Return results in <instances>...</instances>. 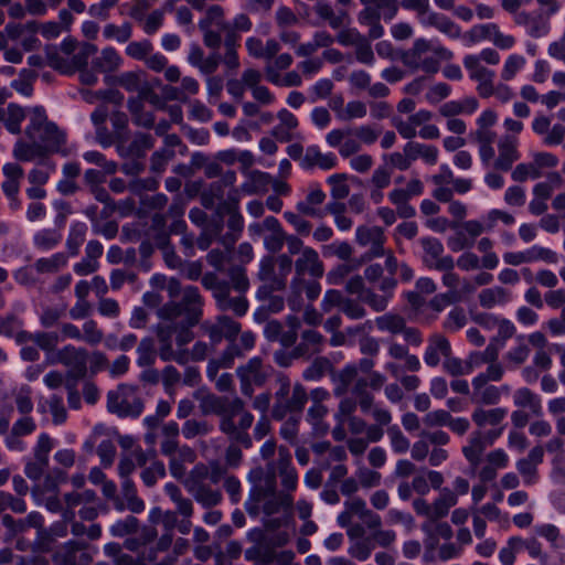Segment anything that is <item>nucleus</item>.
I'll return each mask as SVG.
<instances>
[{"instance_id": "nucleus-1", "label": "nucleus", "mask_w": 565, "mask_h": 565, "mask_svg": "<svg viewBox=\"0 0 565 565\" xmlns=\"http://www.w3.org/2000/svg\"><path fill=\"white\" fill-rule=\"evenodd\" d=\"M204 299L195 286H185L180 300H170L157 309L160 322L156 327H169L177 331L175 343L185 347L194 339L192 328L203 317Z\"/></svg>"}, {"instance_id": "nucleus-2", "label": "nucleus", "mask_w": 565, "mask_h": 565, "mask_svg": "<svg viewBox=\"0 0 565 565\" xmlns=\"http://www.w3.org/2000/svg\"><path fill=\"white\" fill-rule=\"evenodd\" d=\"M227 275L228 280L213 271H207L202 277V286L211 292L220 311H230L236 317H244L249 308L246 292L250 285L246 269L235 265L228 269Z\"/></svg>"}, {"instance_id": "nucleus-3", "label": "nucleus", "mask_w": 565, "mask_h": 565, "mask_svg": "<svg viewBox=\"0 0 565 565\" xmlns=\"http://www.w3.org/2000/svg\"><path fill=\"white\" fill-rule=\"evenodd\" d=\"M200 411L202 415H216L220 417L218 429L232 439L246 441V429H250L254 415L245 407L241 397L228 398L226 396L207 393L200 397Z\"/></svg>"}, {"instance_id": "nucleus-4", "label": "nucleus", "mask_w": 565, "mask_h": 565, "mask_svg": "<svg viewBox=\"0 0 565 565\" xmlns=\"http://www.w3.org/2000/svg\"><path fill=\"white\" fill-rule=\"evenodd\" d=\"M324 274V265L316 249L306 246L302 254L295 260V275L289 284L287 303L294 312L303 307L302 292L310 301L316 300L321 292V285L317 281Z\"/></svg>"}, {"instance_id": "nucleus-5", "label": "nucleus", "mask_w": 565, "mask_h": 565, "mask_svg": "<svg viewBox=\"0 0 565 565\" xmlns=\"http://www.w3.org/2000/svg\"><path fill=\"white\" fill-rule=\"evenodd\" d=\"M278 388L274 394V404L270 416L275 420H284L288 415H302L309 399L306 387L297 382L291 385L286 374H278L276 377Z\"/></svg>"}, {"instance_id": "nucleus-6", "label": "nucleus", "mask_w": 565, "mask_h": 565, "mask_svg": "<svg viewBox=\"0 0 565 565\" xmlns=\"http://www.w3.org/2000/svg\"><path fill=\"white\" fill-rule=\"evenodd\" d=\"M24 132L29 140L40 145L47 156L58 152L65 143V134L40 111L32 115Z\"/></svg>"}, {"instance_id": "nucleus-7", "label": "nucleus", "mask_w": 565, "mask_h": 565, "mask_svg": "<svg viewBox=\"0 0 565 565\" xmlns=\"http://www.w3.org/2000/svg\"><path fill=\"white\" fill-rule=\"evenodd\" d=\"M143 408V401L132 385L120 384L107 393V409L120 417H138Z\"/></svg>"}, {"instance_id": "nucleus-8", "label": "nucleus", "mask_w": 565, "mask_h": 565, "mask_svg": "<svg viewBox=\"0 0 565 565\" xmlns=\"http://www.w3.org/2000/svg\"><path fill=\"white\" fill-rule=\"evenodd\" d=\"M524 0H501L502 9L513 15L514 24L524 29L529 36L537 39L545 35L550 29V22L540 11L521 10Z\"/></svg>"}, {"instance_id": "nucleus-9", "label": "nucleus", "mask_w": 565, "mask_h": 565, "mask_svg": "<svg viewBox=\"0 0 565 565\" xmlns=\"http://www.w3.org/2000/svg\"><path fill=\"white\" fill-rule=\"evenodd\" d=\"M89 353L84 348L72 344L57 350L50 363H60L67 367L66 380L78 381L86 376Z\"/></svg>"}, {"instance_id": "nucleus-10", "label": "nucleus", "mask_w": 565, "mask_h": 565, "mask_svg": "<svg viewBox=\"0 0 565 565\" xmlns=\"http://www.w3.org/2000/svg\"><path fill=\"white\" fill-rule=\"evenodd\" d=\"M236 374L239 380L241 392L247 397L253 396L254 386H264L269 377L268 369L259 356L252 358L245 364L238 366Z\"/></svg>"}, {"instance_id": "nucleus-11", "label": "nucleus", "mask_w": 565, "mask_h": 565, "mask_svg": "<svg viewBox=\"0 0 565 565\" xmlns=\"http://www.w3.org/2000/svg\"><path fill=\"white\" fill-rule=\"evenodd\" d=\"M466 38L473 44L483 40H490L500 50H510L516 43L515 38L512 34L503 33L497 23L475 25L466 33Z\"/></svg>"}, {"instance_id": "nucleus-12", "label": "nucleus", "mask_w": 565, "mask_h": 565, "mask_svg": "<svg viewBox=\"0 0 565 565\" xmlns=\"http://www.w3.org/2000/svg\"><path fill=\"white\" fill-rule=\"evenodd\" d=\"M241 329V323L227 315H220L214 322L205 321L201 324V330L209 337L212 344H218L223 339L236 340Z\"/></svg>"}, {"instance_id": "nucleus-13", "label": "nucleus", "mask_w": 565, "mask_h": 565, "mask_svg": "<svg viewBox=\"0 0 565 565\" xmlns=\"http://www.w3.org/2000/svg\"><path fill=\"white\" fill-rule=\"evenodd\" d=\"M154 334L159 343V358L163 362L174 361L180 365H186L192 361L190 350L183 349V347H177L178 350H173L172 337L177 335V331H172L169 327H154Z\"/></svg>"}, {"instance_id": "nucleus-14", "label": "nucleus", "mask_w": 565, "mask_h": 565, "mask_svg": "<svg viewBox=\"0 0 565 565\" xmlns=\"http://www.w3.org/2000/svg\"><path fill=\"white\" fill-rule=\"evenodd\" d=\"M463 66L472 81L478 83L477 93L481 98H489L494 94V72L479 63L477 55L469 54L463 58Z\"/></svg>"}, {"instance_id": "nucleus-15", "label": "nucleus", "mask_w": 565, "mask_h": 565, "mask_svg": "<svg viewBox=\"0 0 565 565\" xmlns=\"http://www.w3.org/2000/svg\"><path fill=\"white\" fill-rule=\"evenodd\" d=\"M424 249V264L430 269H454L455 262L451 256H443L444 245L434 237H425L420 241Z\"/></svg>"}, {"instance_id": "nucleus-16", "label": "nucleus", "mask_w": 565, "mask_h": 565, "mask_svg": "<svg viewBox=\"0 0 565 565\" xmlns=\"http://www.w3.org/2000/svg\"><path fill=\"white\" fill-rule=\"evenodd\" d=\"M544 459V447L542 445L534 446L525 458H521L516 462V469L522 476L524 483L531 486L535 483L539 476V466Z\"/></svg>"}, {"instance_id": "nucleus-17", "label": "nucleus", "mask_w": 565, "mask_h": 565, "mask_svg": "<svg viewBox=\"0 0 565 565\" xmlns=\"http://www.w3.org/2000/svg\"><path fill=\"white\" fill-rule=\"evenodd\" d=\"M84 548L85 545L79 542H67L54 553L53 565H87L90 557L83 553Z\"/></svg>"}, {"instance_id": "nucleus-18", "label": "nucleus", "mask_w": 565, "mask_h": 565, "mask_svg": "<svg viewBox=\"0 0 565 565\" xmlns=\"http://www.w3.org/2000/svg\"><path fill=\"white\" fill-rule=\"evenodd\" d=\"M451 353L452 349L448 339L444 334L434 333L428 339L424 362L430 367H436L440 362V356L448 358Z\"/></svg>"}, {"instance_id": "nucleus-19", "label": "nucleus", "mask_w": 565, "mask_h": 565, "mask_svg": "<svg viewBox=\"0 0 565 565\" xmlns=\"http://www.w3.org/2000/svg\"><path fill=\"white\" fill-rule=\"evenodd\" d=\"M498 158L494 160L495 170L509 171L519 160L518 140L512 136H504L498 143Z\"/></svg>"}, {"instance_id": "nucleus-20", "label": "nucleus", "mask_w": 565, "mask_h": 565, "mask_svg": "<svg viewBox=\"0 0 565 565\" xmlns=\"http://www.w3.org/2000/svg\"><path fill=\"white\" fill-rule=\"evenodd\" d=\"M501 399V391L494 385L483 382V377L472 380L471 402L477 406L495 405Z\"/></svg>"}, {"instance_id": "nucleus-21", "label": "nucleus", "mask_w": 565, "mask_h": 565, "mask_svg": "<svg viewBox=\"0 0 565 565\" xmlns=\"http://www.w3.org/2000/svg\"><path fill=\"white\" fill-rule=\"evenodd\" d=\"M188 61L192 66L199 68L202 74L211 75L218 68L221 54L218 52H213L205 57L203 50L199 45L193 44L190 47Z\"/></svg>"}, {"instance_id": "nucleus-22", "label": "nucleus", "mask_w": 565, "mask_h": 565, "mask_svg": "<svg viewBox=\"0 0 565 565\" xmlns=\"http://www.w3.org/2000/svg\"><path fill=\"white\" fill-rule=\"evenodd\" d=\"M356 377L358 369L353 364H349L342 370L334 367L330 375V380L333 384V395L335 397L345 396Z\"/></svg>"}, {"instance_id": "nucleus-23", "label": "nucleus", "mask_w": 565, "mask_h": 565, "mask_svg": "<svg viewBox=\"0 0 565 565\" xmlns=\"http://www.w3.org/2000/svg\"><path fill=\"white\" fill-rule=\"evenodd\" d=\"M484 450L486 445L483 431L475 430L467 440V444L462 447V454L470 463L472 472H476L477 468L479 467Z\"/></svg>"}, {"instance_id": "nucleus-24", "label": "nucleus", "mask_w": 565, "mask_h": 565, "mask_svg": "<svg viewBox=\"0 0 565 565\" xmlns=\"http://www.w3.org/2000/svg\"><path fill=\"white\" fill-rule=\"evenodd\" d=\"M507 416V411L502 407L484 408L477 406L471 413V419L481 430L487 426L495 427L500 425Z\"/></svg>"}, {"instance_id": "nucleus-25", "label": "nucleus", "mask_w": 565, "mask_h": 565, "mask_svg": "<svg viewBox=\"0 0 565 565\" xmlns=\"http://www.w3.org/2000/svg\"><path fill=\"white\" fill-rule=\"evenodd\" d=\"M246 436L248 439L246 441H238L236 439H232L230 436H225L228 440V446L224 451V462L227 468H238L243 461V451L242 448L249 449L253 446V438L249 434V429H246Z\"/></svg>"}, {"instance_id": "nucleus-26", "label": "nucleus", "mask_w": 565, "mask_h": 565, "mask_svg": "<svg viewBox=\"0 0 565 565\" xmlns=\"http://www.w3.org/2000/svg\"><path fill=\"white\" fill-rule=\"evenodd\" d=\"M257 279L262 282L259 287L286 288L282 277H279L275 270V260L273 256H265L259 263L256 274Z\"/></svg>"}, {"instance_id": "nucleus-27", "label": "nucleus", "mask_w": 565, "mask_h": 565, "mask_svg": "<svg viewBox=\"0 0 565 565\" xmlns=\"http://www.w3.org/2000/svg\"><path fill=\"white\" fill-rule=\"evenodd\" d=\"M193 499L204 509H213L223 501V493L218 488H212L210 483L201 484L189 491Z\"/></svg>"}, {"instance_id": "nucleus-28", "label": "nucleus", "mask_w": 565, "mask_h": 565, "mask_svg": "<svg viewBox=\"0 0 565 565\" xmlns=\"http://www.w3.org/2000/svg\"><path fill=\"white\" fill-rule=\"evenodd\" d=\"M363 6L364 9L360 11L358 15L359 22L363 25L370 26L367 34L371 40H377L384 34V29L380 22L383 14L376 8H374V6Z\"/></svg>"}, {"instance_id": "nucleus-29", "label": "nucleus", "mask_w": 565, "mask_h": 565, "mask_svg": "<svg viewBox=\"0 0 565 565\" xmlns=\"http://www.w3.org/2000/svg\"><path fill=\"white\" fill-rule=\"evenodd\" d=\"M313 10L320 20L327 22L334 30L342 28L350 19L347 10L335 12L327 2H318Z\"/></svg>"}, {"instance_id": "nucleus-30", "label": "nucleus", "mask_w": 565, "mask_h": 565, "mask_svg": "<svg viewBox=\"0 0 565 565\" xmlns=\"http://www.w3.org/2000/svg\"><path fill=\"white\" fill-rule=\"evenodd\" d=\"M2 171L7 179L2 182L1 189L8 198L14 199L20 190V181L24 173L23 169L18 163H6Z\"/></svg>"}, {"instance_id": "nucleus-31", "label": "nucleus", "mask_w": 565, "mask_h": 565, "mask_svg": "<svg viewBox=\"0 0 565 565\" xmlns=\"http://www.w3.org/2000/svg\"><path fill=\"white\" fill-rule=\"evenodd\" d=\"M246 177L248 180L241 186V191L243 193L253 195L267 192L268 185L271 182V177L268 173L259 170H252L246 172Z\"/></svg>"}, {"instance_id": "nucleus-32", "label": "nucleus", "mask_w": 565, "mask_h": 565, "mask_svg": "<svg viewBox=\"0 0 565 565\" xmlns=\"http://www.w3.org/2000/svg\"><path fill=\"white\" fill-rule=\"evenodd\" d=\"M369 510L366 502L355 497L344 502V510L338 515V523L340 526H349L354 516L362 520Z\"/></svg>"}, {"instance_id": "nucleus-33", "label": "nucleus", "mask_w": 565, "mask_h": 565, "mask_svg": "<svg viewBox=\"0 0 565 565\" xmlns=\"http://www.w3.org/2000/svg\"><path fill=\"white\" fill-rule=\"evenodd\" d=\"M121 62V57L115 49L106 47L97 57L93 58L92 66L98 73H113L119 68Z\"/></svg>"}, {"instance_id": "nucleus-34", "label": "nucleus", "mask_w": 565, "mask_h": 565, "mask_svg": "<svg viewBox=\"0 0 565 565\" xmlns=\"http://www.w3.org/2000/svg\"><path fill=\"white\" fill-rule=\"evenodd\" d=\"M138 366H152L159 356V347L156 345V340L152 337L142 338L136 349Z\"/></svg>"}, {"instance_id": "nucleus-35", "label": "nucleus", "mask_w": 565, "mask_h": 565, "mask_svg": "<svg viewBox=\"0 0 565 565\" xmlns=\"http://www.w3.org/2000/svg\"><path fill=\"white\" fill-rule=\"evenodd\" d=\"M127 109L136 126L145 129H151L154 126V115L145 109V104L140 103L139 98H128Z\"/></svg>"}, {"instance_id": "nucleus-36", "label": "nucleus", "mask_w": 565, "mask_h": 565, "mask_svg": "<svg viewBox=\"0 0 565 565\" xmlns=\"http://www.w3.org/2000/svg\"><path fill=\"white\" fill-rule=\"evenodd\" d=\"M238 34L233 30H228L224 38V54L221 55V62L228 71H236L239 67L237 54Z\"/></svg>"}, {"instance_id": "nucleus-37", "label": "nucleus", "mask_w": 565, "mask_h": 565, "mask_svg": "<svg viewBox=\"0 0 565 565\" xmlns=\"http://www.w3.org/2000/svg\"><path fill=\"white\" fill-rule=\"evenodd\" d=\"M456 504L457 493L448 488H443L438 498L431 503L434 522L445 518Z\"/></svg>"}, {"instance_id": "nucleus-38", "label": "nucleus", "mask_w": 565, "mask_h": 565, "mask_svg": "<svg viewBox=\"0 0 565 565\" xmlns=\"http://www.w3.org/2000/svg\"><path fill=\"white\" fill-rule=\"evenodd\" d=\"M166 493L169 498L174 502L177 510V514H180L182 518H191L194 512L193 502L191 499L183 497L181 489L169 482L164 486Z\"/></svg>"}, {"instance_id": "nucleus-39", "label": "nucleus", "mask_w": 565, "mask_h": 565, "mask_svg": "<svg viewBox=\"0 0 565 565\" xmlns=\"http://www.w3.org/2000/svg\"><path fill=\"white\" fill-rule=\"evenodd\" d=\"M13 157L18 161L28 162L38 158L44 159L47 154L35 141L18 140L13 148Z\"/></svg>"}, {"instance_id": "nucleus-40", "label": "nucleus", "mask_w": 565, "mask_h": 565, "mask_svg": "<svg viewBox=\"0 0 565 565\" xmlns=\"http://www.w3.org/2000/svg\"><path fill=\"white\" fill-rule=\"evenodd\" d=\"M513 403L519 408H529L535 416L542 414L541 399L527 387H521L514 392Z\"/></svg>"}, {"instance_id": "nucleus-41", "label": "nucleus", "mask_w": 565, "mask_h": 565, "mask_svg": "<svg viewBox=\"0 0 565 565\" xmlns=\"http://www.w3.org/2000/svg\"><path fill=\"white\" fill-rule=\"evenodd\" d=\"M213 431V425L206 419L189 418L181 427V433L184 439L192 440L198 437H205Z\"/></svg>"}, {"instance_id": "nucleus-42", "label": "nucleus", "mask_w": 565, "mask_h": 565, "mask_svg": "<svg viewBox=\"0 0 565 565\" xmlns=\"http://www.w3.org/2000/svg\"><path fill=\"white\" fill-rule=\"evenodd\" d=\"M334 369L333 363L327 356L315 358L310 365L303 371L306 381H319L326 375H331Z\"/></svg>"}, {"instance_id": "nucleus-43", "label": "nucleus", "mask_w": 565, "mask_h": 565, "mask_svg": "<svg viewBox=\"0 0 565 565\" xmlns=\"http://www.w3.org/2000/svg\"><path fill=\"white\" fill-rule=\"evenodd\" d=\"M286 288L274 287H258L256 291V299L266 302V308L269 312L276 313L284 309L285 299L282 296L276 295L277 291H282Z\"/></svg>"}, {"instance_id": "nucleus-44", "label": "nucleus", "mask_w": 565, "mask_h": 565, "mask_svg": "<svg viewBox=\"0 0 565 565\" xmlns=\"http://www.w3.org/2000/svg\"><path fill=\"white\" fill-rule=\"evenodd\" d=\"M292 504L294 498L290 493H287L285 491H276L270 498H268L264 502L262 510L266 515L269 516L282 510L291 509Z\"/></svg>"}, {"instance_id": "nucleus-45", "label": "nucleus", "mask_w": 565, "mask_h": 565, "mask_svg": "<svg viewBox=\"0 0 565 565\" xmlns=\"http://www.w3.org/2000/svg\"><path fill=\"white\" fill-rule=\"evenodd\" d=\"M335 163V158L331 153L323 154L315 147L308 148L302 158V167L306 169L318 166L321 169L329 170L332 169Z\"/></svg>"}, {"instance_id": "nucleus-46", "label": "nucleus", "mask_w": 565, "mask_h": 565, "mask_svg": "<svg viewBox=\"0 0 565 565\" xmlns=\"http://www.w3.org/2000/svg\"><path fill=\"white\" fill-rule=\"evenodd\" d=\"M67 262L65 253H56L51 257L39 258L33 266L39 274H56L67 265Z\"/></svg>"}, {"instance_id": "nucleus-47", "label": "nucleus", "mask_w": 565, "mask_h": 565, "mask_svg": "<svg viewBox=\"0 0 565 565\" xmlns=\"http://www.w3.org/2000/svg\"><path fill=\"white\" fill-rule=\"evenodd\" d=\"M352 394L358 399L362 413H369L374 404V395L367 390L369 383L364 377H356L353 382Z\"/></svg>"}, {"instance_id": "nucleus-48", "label": "nucleus", "mask_w": 565, "mask_h": 565, "mask_svg": "<svg viewBox=\"0 0 565 565\" xmlns=\"http://www.w3.org/2000/svg\"><path fill=\"white\" fill-rule=\"evenodd\" d=\"M388 199L396 206V213L402 218H411L415 216V209L408 203L411 198L404 189L397 188L390 192Z\"/></svg>"}, {"instance_id": "nucleus-49", "label": "nucleus", "mask_w": 565, "mask_h": 565, "mask_svg": "<svg viewBox=\"0 0 565 565\" xmlns=\"http://www.w3.org/2000/svg\"><path fill=\"white\" fill-rule=\"evenodd\" d=\"M510 292L502 287H493L483 289L479 296V302L482 308L491 309L495 305L504 303L509 300Z\"/></svg>"}, {"instance_id": "nucleus-50", "label": "nucleus", "mask_w": 565, "mask_h": 565, "mask_svg": "<svg viewBox=\"0 0 565 565\" xmlns=\"http://www.w3.org/2000/svg\"><path fill=\"white\" fill-rule=\"evenodd\" d=\"M277 491L276 476L267 473L263 484L252 486L249 490V499L255 502H265Z\"/></svg>"}, {"instance_id": "nucleus-51", "label": "nucleus", "mask_w": 565, "mask_h": 565, "mask_svg": "<svg viewBox=\"0 0 565 565\" xmlns=\"http://www.w3.org/2000/svg\"><path fill=\"white\" fill-rule=\"evenodd\" d=\"M406 320L398 313H384L375 319V326L380 331H385L391 334H399Z\"/></svg>"}, {"instance_id": "nucleus-52", "label": "nucleus", "mask_w": 565, "mask_h": 565, "mask_svg": "<svg viewBox=\"0 0 565 565\" xmlns=\"http://www.w3.org/2000/svg\"><path fill=\"white\" fill-rule=\"evenodd\" d=\"M154 140L151 135L145 132H137L132 141L127 146L126 157L141 158L145 157L146 151L151 149Z\"/></svg>"}, {"instance_id": "nucleus-53", "label": "nucleus", "mask_w": 565, "mask_h": 565, "mask_svg": "<svg viewBox=\"0 0 565 565\" xmlns=\"http://www.w3.org/2000/svg\"><path fill=\"white\" fill-rule=\"evenodd\" d=\"M121 494L127 502L129 511L132 513H140L145 510V502L138 497L136 484L131 479L122 481Z\"/></svg>"}, {"instance_id": "nucleus-54", "label": "nucleus", "mask_w": 565, "mask_h": 565, "mask_svg": "<svg viewBox=\"0 0 565 565\" xmlns=\"http://www.w3.org/2000/svg\"><path fill=\"white\" fill-rule=\"evenodd\" d=\"M292 56L289 53L275 56L274 62L267 63L264 68L266 79L269 83H278L279 71L287 70L292 64Z\"/></svg>"}, {"instance_id": "nucleus-55", "label": "nucleus", "mask_w": 565, "mask_h": 565, "mask_svg": "<svg viewBox=\"0 0 565 565\" xmlns=\"http://www.w3.org/2000/svg\"><path fill=\"white\" fill-rule=\"evenodd\" d=\"M61 241L62 234L56 228L41 230L33 237L35 247L42 250L53 249Z\"/></svg>"}, {"instance_id": "nucleus-56", "label": "nucleus", "mask_w": 565, "mask_h": 565, "mask_svg": "<svg viewBox=\"0 0 565 565\" xmlns=\"http://www.w3.org/2000/svg\"><path fill=\"white\" fill-rule=\"evenodd\" d=\"M146 73L143 71H130L116 76L114 82L129 93H137L141 88V84Z\"/></svg>"}, {"instance_id": "nucleus-57", "label": "nucleus", "mask_w": 565, "mask_h": 565, "mask_svg": "<svg viewBox=\"0 0 565 565\" xmlns=\"http://www.w3.org/2000/svg\"><path fill=\"white\" fill-rule=\"evenodd\" d=\"M266 468L267 473H273L275 476L276 471L278 473H281L295 469V467L292 466V457L289 449L286 446H279L277 459L268 461Z\"/></svg>"}, {"instance_id": "nucleus-58", "label": "nucleus", "mask_w": 565, "mask_h": 565, "mask_svg": "<svg viewBox=\"0 0 565 565\" xmlns=\"http://www.w3.org/2000/svg\"><path fill=\"white\" fill-rule=\"evenodd\" d=\"M499 359V349L490 343L482 352H471L468 356L467 364L471 372L476 366L481 364H489V362H495Z\"/></svg>"}, {"instance_id": "nucleus-59", "label": "nucleus", "mask_w": 565, "mask_h": 565, "mask_svg": "<svg viewBox=\"0 0 565 565\" xmlns=\"http://www.w3.org/2000/svg\"><path fill=\"white\" fill-rule=\"evenodd\" d=\"M25 118L24 109L17 104H9L7 110L4 109V125L11 134H19L21 131V122Z\"/></svg>"}, {"instance_id": "nucleus-60", "label": "nucleus", "mask_w": 565, "mask_h": 565, "mask_svg": "<svg viewBox=\"0 0 565 565\" xmlns=\"http://www.w3.org/2000/svg\"><path fill=\"white\" fill-rule=\"evenodd\" d=\"M428 23L452 39H458L461 34L460 28L454 21L438 13H431Z\"/></svg>"}, {"instance_id": "nucleus-61", "label": "nucleus", "mask_w": 565, "mask_h": 565, "mask_svg": "<svg viewBox=\"0 0 565 565\" xmlns=\"http://www.w3.org/2000/svg\"><path fill=\"white\" fill-rule=\"evenodd\" d=\"M392 450L397 455L406 454L411 448L409 439L396 425L390 426L386 430Z\"/></svg>"}, {"instance_id": "nucleus-62", "label": "nucleus", "mask_w": 565, "mask_h": 565, "mask_svg": "<svg viewBox=\"0 0 565 565\" xmlns=\"http://www.w3.org/2000/svg\"><path fill=\"white\" fill-rule=\"evenodd\" d=\"M166 477L164 463L160 460H153L149 467L143 468L140 478L146 487L152 488L159 479Z\"/></svg>"}, {"instance_id": "nucleus-63", "label": "nucleus", "mask_w": 565, "mask_h": 565, "mask_svg": "<svg viewBox=\"0 0 565 565\" xmlns=\"http://www.w3.org/2000/svg\"><path fill=\"white\" fill-rule=\"evenodd\" d=\"M210 477V468L205 463H196L184 480L188 491L206 483Z\"/></svg>"}, {"instance_id": "nucleus-64", "label": "nucleus", "mask_w": 565, "mask_h": 565, "mask_svg": "<svg viewBox=\"0 0 565 565\" xmlns=\"http://www.w3.org/2000/svg\"><path fill=\"white\" fill-rule=\"evenodd\" d=\"M295 553L282 551L279 553H267L262 556L257 565H299L294 563Z\"/></svg>"}]
</instances>
